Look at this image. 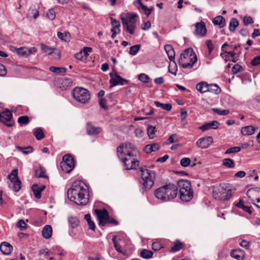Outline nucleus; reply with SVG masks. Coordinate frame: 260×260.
Segmentation results:
<instances>
[{
	"mask_svg": "<svg viewBox=\"0 0 260 260\" xmlns=\"http://www.w3.org/2000/svg\"><path fill=\"white\" fill-rule=\"evenodd\" d=\"M13 249L12 246L8 242H3L1 244L0 250L6 255L10 254Z\"/></svg>",
	"mask_w": 260,
	"mask_h": 260,
	"instance_id": "23",
	"label": "nucleus"
},
{
	"mask_svg": "<svg viewBox=\"0 0 260 260\" xmlns=\"http://www.w3.org/2000/svg\"><path fill=\"white\" fill-rule=\"evenodd\" d=\"M196 29L194 34L200 37H204L207 33V29L205 23L203 21L197 22L194 24Z\"/></svg>",
	"mask_w": 260,
	"mask_h": 260,
	"instance_id": "15",
	"label": "nucleus"
},
{
	"mask_svg": "<svg viewBox=\"0 0 260 260\" xmlns=\"http://www.w3.org/2000/svg\"><path fill=\"white\" fill-rule=\"evenodd\" d=\"M52 234V227L50 225H46L43 229L42 234L45 239H49L51 237Z\"/></svg>",
	"mask_w": 260,
	"mask_h": 260,
	"instance_id": "27",
	"label": "nucleus"
},
{
	"mask_svg": "<svg viewBox=\"0 0 260 260\" xmlns=\"http://www.w3.org/2000/svg\"><path fill=\"white\" fill-rule=\"evenodd\" d=\"M178 193L177 186L173 183L163 185L155 190V197L161 202H169L175 199Z\"/></svg>",
	"mask_w": 260,
	"mask_h": 260,
	"instance_id": "2",
	"label": "nucleus"
},
{
	"mask_svg": "<svg viewBox=\"0 0 260 260\" xmlns=\"http://www.w3.org/2000/svg\"><path fill=\"white\" fill-rule=\"evenodd\" d=\"M16 147L18 150L21 151L24 154H28L32 152V148L30 146L23 148L20 146H17Z\"/></svg>",
	"mask_w": 260,
	"mask_h": 260,
	"instance_id": "41",
	"label": "nucleus"
},
{
	"mask_svg": "<svg viewBox=\"0 0 260 260\" xmlns=\"http://www.w3.org/2000/svg\"><path fill=\"white\" fill-rule=\"evenodd\" d=\"M241 150V148L239 147H233L230 148L226 150L225 152V154H231L234 153H237L239 152Z\"/></svg>",
	"mask_w": 260,
	"mask_h": 260,
	"instance_id": "50",
	"label": "nucleus"
},
{
	"mask_svg": "<svg viewBox=\"0 0 260 260\" xmlns=\"http://www.w3.org/2000/svg\"><path fill=\"white\" fill-rule=\"evenodd\" d=\"M73 98L77 102L83 104L88 103L90 100V94L85 88L76 87L72 91Z\"/></svg>",
	"mask_w": 260,
	"mask_h": 260,
	"instance_id": "7",
	"label": "nucleus"
},
{
	"mask_svg": "<svg viewBox=\"0 0 260 260\" xmlns=\"http://www.w3.org/2000/svg\"><path fill=\"white\" fill-rule=\"evenodd\" d=\"M196 88L201 93H205L209 91V84L202 82L197 85Z\"/></svg>",
	"mask_w": 260,
	"mask_h": 260,
	"instance_id": "29",
	"label": "nucleus"
},
{
	"mask_svg": "<svg viewBox=\"0 0 260 260\" xmlns=\"http://www.w3.org/2000/svg\"><path fill=\"white\" fill-rule=\"evenodd\" d=\"M231 255L233 258L240 260L244 257V252L240 249H234L231 252Z\"/></svg>",
	"mask_w": 260,
	"mask_h": 260,
	"instance_id": "24",
	"label": "nucleus"
},
{
	"mask_svg": "<svg viewBox=\"0 0 260 260\" xmlns=\"http://www.w3.org/2000/svg\"><path fill=\"white\" fill-rule=\"evenodd\" d=\"M133 4L138 9L140 12L144 13L147 17L150 15L151 12L149 9L141 3V0H135L133 2Z\"/></svg>",
	"mask_w": 260,
	"mask_h": 260,
	"instance_id": "16",
	"label": "nucleus"
},
{
	"mask_svg": "<svg viewBox=\"0 0 260 260\" xmlns=\"http://www.w3.org/2000/svg\"><path fill=\"white\" fill-rule=\"evenodd\" d=\"M178 186L179 188V191L188 190L192 189L191 187V183L188 180L181 179L178 181Z\"/></svg>",
	"mask_w": 260,
	"mask_h": 260,
	"instance_id": "20",
	"label": "nucleus"
},
{
	"mask_svg": "<svg viewBox=\"0 0 260 260\" xmlns=\"http://www.w3.org/2000/svg\"><path fill=\"white\" fill-rule=\"evenodd\" d=\"M7 74V70L5 68V67L0 63V76H4Z\"/></svg>",
	"mask_w": 260,
	"mask_h": 260,
	"instance_id": "63",
	"label": "nucleus"
},
{
	"mask_svg": "<svg viewBox=\"0 0 260 260\" xmlns=\"http://www.w3.org/2000/svg\"><path fill=\"white\" fill-rule=\"evenodd\" d=\"M41 48L45 53L48 55L52 54L53 53V51L56 50V48L48 46L43 44H41Z\"/></svg>",
	"mask_w": 260,
	"mask_h": 260,
	"instance_id": "35",
	"label": "nucleus"
},
{
	"mask_svg": "<svg viewBox=\"0 0 260 260\" xmlns=\"http://www.w3.org/2000/svg\"><path fill=\"white\" fill-rule=\"evenodd\" d=\"M240 245L241 246L247 249L249 248L250 247V243L248 241L246 240H242L240 243Z\"/></svg>",
	"mask_w": 260,
	"mask_h": 260,
	"instance_id": "64",
	"label": "nucleus"
},
{
	"mask_svg": "<svg viewBox=\"0 0 260 260\" xmlns=\"http://www.w3.org/2000/svg\"><path fill=\"white\" fill-rule=\"evenodd\" d=\"M180 199L183 202H187L190 201L193 198V193L192 189H188V190L179 191Z\"/></svg>",
	"mask_w": 260,
	"mask_h": 260,
	"instance_id": "18",
	"label": "nucleus"
},
{
	"mask_svg": "<svg viewBox=\"0 0 260 260\" xmlns=\"http://www.w3.org/2000/svg\"><path fill=\"white\" fill-rule=\"evenodd\" d=\"M153 253L147 249H143L140 253V256L143 258L147 259L152 257Z\"/></svg>",
	"mask_w": 260,
	"mask_h": 260,
	"instance_id": "37",
	"label": "nucleus"
},
{
	"mask_svg": "<svg viewBox=\"0 0 260 260\" xmlns=\"http://www.w3.org/2000/svg\"><path fill=\"white\" fill-rule=\"evenodd\" d=\"M106 102L107 101L104 98H101L99 100V105L101 107H102L105 110H107L108 109V107L106 105Z\"/></svg>",
	"mask_w": 260,
	"mask_h": 260,
	"instance_id": "59",
	"label": "nucleus"
},
{
	"mask_svg": "<svg viewBox=\"0 0 260 260\" xmlns=\"http://www.w3.org/2000/svg\"><path fill=\"white\" fill-rule=\"evenodd\" d=\"M164 48L170 60L175 63V52L173 47L171 45H166L165 46Z\"/></svg>",
	"mask_w": 260,
	"mask_h": 260,
	"instance_id": "21",
	"label": "nucleus"
},
{
	"mask_svg": "<svg viewBox=\"0 0 260 260\" xmlns=\"http://www.w3.org/2000/svg\"><path fill=\"white\" fill-rule=\"evenodd\" d=\"M138 79L141 82L145 83H149V81H150V77L148 75L144 73L140 74L138 75Z\"/></svg>",
	"mask_w": 260,
	"mask_h": 260,
	"instance_id": "43",
	"label": "nucleus"
},
{
	"mask_svg": "<svg viewBox=\"0 0 260 260\" xmlns=\"http://www.w3.org/2000/svg\"><path fill=\"white\" fill-rule=\"evenodd\" d=\"M155 132V127L153 126L150 125L147 128V134L149 139H153L154 138Z\"/></svg>",
	"mask_w": 260,
	"mask_h": 260,
	"instance_id": "42",
	"label": "nucleus"
},
{
	"mask_svg": "<svg viewBox=\"0 0 260 260\" xmlns=\"http://www.w3.org/2000/svg\"><path fill=\"white\" fill-rule=\"evenodd\" d=\"M137 14L135 13H128L125 17L121 18L124 29L131 35L135 33L136 28Z\"/></svg>",
	"mask_w": 260,
	"mask_h": 260,
	"instance_id": "6",
	"label": "nucleus"
},
{
	"mask_svg": "<svg viewBox=\"0 0 260 260\" xmlns=\"http://www.w3.org/2000/svg\"><path fill=\"white\" fill-rule=\"evenodd\" d=\"M245 25H248L253 23V20L250 16H244L243 19Z\"/></svg>",
	"mask_w": 260,
	"mask_h": 260,
	"instance_id": "55",
	"label": "nucleus"
},
{
	"mask_svg": "<svg viewBox=\"0 0 260 260\" xmlns=\"http://www.w3.org/2000/svg\"><path fill=\"white\" fill-rule=\"evenodd\" d=\"M229 45L227 43H225L221 46V51L225 53H227L230 55L232 57H234L236 53L234 51H227L226 50H224V47L226 46H228Z\"/></svg>",
	"mask_w": 260,
	"mask_h": 260,
	"instance_id": "54",
	"label": "nucleus"
},
{
	"mask_svg": "<svg viewBox=\"0 0 260 260\" xmlns=\"http://www.w3.org/2000/svg\"><path fill=\"white\" fill-rule=\"evenodd\" d=\"M68 221L72 228H76L79 225V220L76 217H70Z\"/></svg>",
	"mask_w": 260,
	"mask_h": 260,
	"instance_id": "34",
	"label": "nucleus"
},
{
	"mask_svg": "<svg viewBox=\"0 0 260 260\" xmlns=\"http://www.w3.org/2000/svg\"><path fill=\"white\" fill-rule=\"evenodd\" d=\"M91 48L88 47H85L83 48V50L81 52H83L84 57L86 58L88 56V52H91Z\"/></svg>",
	"mask_w": 260,
	"mask_h": 260,
	"instance_id": "61",
	"label": "nucleus"
},
{
	"mask_svg": "<svg viewBox=\"0 0 260 260\" xmlns=\"http://www.w3.org/2000/svg\"><path fill=\"white\" fill-rule=\"evenodd\" d=\"M95 213L98 216L99 220L100 225H105L107 223V220L109 219V213L106 209L99 210L96 209Z\"/></svg>",
	"mask_w": 260,
	"mask_h": 260,
	"instance_id": "13",
	"label": "nucleus"
},
{
	"mask_svg": "<svg viewBox=\"0 0 260 260\" xmlns=\"http://www.w3.org/2000/svg\"><path fill=\"white\" fill-rule=\"evenodd\" d=\"M232 191L229 184H221L214 188L213 197L217 200L226 201L232 197Z\"/></svg>",
	"mask_w": 260,
	"mask_h": 260,
	"instance_id": "4",
	"label": "nucleus"
},
{
	"mask_svg": "<svg viewBox=\"0 0 260 260\" xmlns=\"http://www.w3.org/2000/svg\"><path fill=\"white\" fill-rule=\"evenodd\" d=\"M8 178L9 179V181L8 182L9 187L15 192L19 191L21 188V182L18 177V170L14 169L11 174L8 175Z\"/></svg>",
	"mask_w": 260,
	"mask_h": 260,
	"instance_id": "8",
	"label": "nucleus"
},
{
	"mask_svg": "<svg viewBox=\"0 0 260 260\" xmlns=\"http://www.w3.org/2000/svg\"><path fill=\"white\" fill-rule=\"evenodd\" d=\"M45 188V186L38 185L37 184H34L32 186L31 189L34 193L35 197L38 199H40L41 198V192Z\"/></svg>",
	"mask_w": 260,
	"mask_h": 260,
	"instance_id": "22",
	"label": "nucleus"
},
{
	"mask_svg": "<svg viewBox=\"0 0 260 260\" xmlns=\"http://www.w3.org/2000/svg\"><path fill=\"white\" fill-rule=\"evenodd\" d=\"M110 76L111 77L110 83L112 87L119 85H124L128 83L127 80L122 78L116 72L111 73Z\"/></svg>",
	"mask_w": 260,
	"mask_h": 260,
	"instance_id": "12",
	"label": "nucleus"
},
{
	"mask_svg": "<svg viewBox=\"0 0 260 260\" xmlns=\"http://www.w3.org/2000/svg\"><path fill=\"white\" fill-rule=\"evenodd\" d=\"M197 61V56L192 48H188L180 54L179 64L184 69H191Z\"/></svg>",
	"mask_w": 260,
	"mask_h": 260,
	"instance_id": "3",
	"label": "nucleus"
},
{
	"mask_svg": "<svg viewBox=\"0 0 260 260\" xmlns=\"http://www.w3.org/2000/svg\"><path fill=\"white\" fill-rule=\"evenodd\" d=\"M212 22L215 25H219L220 28L223 27L225 25V19L220 15L215 17L213 19Z\"/></svg>",
	"mask_w": 260,
	"mask_h": 260,
	"instance_id": "25",
	"label": "nucleus"
},
{
	"mask_svg": "<svg viewBox=\"0 0 260 260\" xmlns=\"http://www.w3.org/2000/svg\"><path fill=\"white\" fill-rule=\"evenodd\" d=\"M12 116L11 112L8 109H6L0 113V122H3L8 127H11L15 123V122L12 120Z\"/></svg>",
	"mask_w": 260,
	"mask_h": 260,
	"instance_id": "10",
	"label": "nucleus"
},
{
	"mask_svg": "<svg viewBox=\"0 0 260 260\" xmlns=\"http://www.w3.org/2000/svg\"><path fill=\"white\" fill-rule=\"evenodd\" d=\"M35 176L38 178H47V176L45 175V169L39 167L35 169Z\"/></svg>",
	"mask_w": 260,
	"mask_h": 260,
	"instance_id": "30",
	"label": "nucleus"
},
{
	"mask_svg": "<svg viewBox=\"0 0 260 260\" xmlns=\"http://www.w3.org/2000/svg\"><path fill=\"white\" fill-rule=\"evenodd\" d=\"M132 156L131 153H127L123 159L122 161L124 162L126 170L136 169L139 166V161L135 160Z\"/></svg>",
	"mask_w": 260,
	"mask_h": 260,
	"instance_id": "11",
	"label": "nucleus"
},
{
	"mask_svg": "<svg viewBox=\"0 0 260 260\" xmlns=\"http://www.w3.org/2000/svg\"><path fill=\"white\" fill-rule=\"evenodd\" d=\"M255 128L253 126L248 125L242 128L241 133L243 135L249 136L251 135L255 132Z\"/></svg>",
	"mask_w": 260,
	"mask_h": 260,
	"instance_id": "26",
	"label": "nucleus"
},
{
	"mask_svg": "<svg viewBox=\"0 0 260 260\" xmlns=\"http://www.w3.org/2000/svg\"><path fill=\"white\" fill-rule=\"evenodd\" d=\"M141 180L140 183L145 189H150L154 185L155 173L147 169L141 168Z\"/></svg>",
	"mask_w": 260,
	"mask_h": 260,
	"instance_id": "5",
	"label": "nucleus"
},
{
	"mask_svg": "<svg viewBox=\"0 0 260 260\" xmlns=\"http://www.w3.org/2000/svg\"><path fill=\"white\" fill-rule=\"evenodd\" d=\"M57 83L59 85V88L63 90L71 86L72 81L70 78H61L57 80Z\"/></svg>",
	"mask_w": 260,
	"mask_h": 260,
	"instance_id": "19",
	"label": "nucleus"
},
{
	"mask_svg": "<svg viewBox=\"0 0 260 260\" xmlns=\"http://www.w3.org/2000/svg\"><path fill=\"white\" fill-rule=\"evenodd\" d=\"M123 144H120L117 148V154L118 157L122 161L123 158L121 157L123 153Z\"/></svg>",
	"mask_w": 260,
	"mask_h": 260,
	"instance_id": "56",
	"label": "nucleus"
},
{
	"mask_svg": "<svg viewBox=\"0 0 260 260\" xmlns=\"http://www.w3.org/2000/svg\"><path fill=\"white\" fill-rule=\"evenodd\" d=\"M82 181H76L68 190V199L78 205H85L89 201V194Z\"/></svg>",
	"mask_w": 260,
	"mask_h": 260,
	"instance_id": "1",
	"label": "nucleus"
},
{
	"mask_svg": "<svg viewBox=\"0 0 260 260\" xmlns=\"http://www.w3.org/2000/svg\"><path fill=\"white\" fill-rule=\"evenodd\" d=\"M28 122L29 118L27 116H22L18 119V122L20 124H26Z\"/></svg>",
	"mask_w": 260,
	"mask_h": 260,
	"instance_id": "51",
	"label": "nucleus"
},
{
	"mask_svg": "<svg viewBox=\"0 0 260 260\" xmlns=\"http://www.w3.org/2000/svg\"><path fill=\"white\" fill-rule=\"evenodd\" d=\"M215 94H218L220 93L221 89L216 84L209 85V91Z\"/></svg>",
	"mask_w": 260,
	"mask_h": 260,
	"instance_id": "38",
	"label": "nucleus"
},
{
	"mask_svg": "<svg viewBox=\"0 0 260 260\" xmlns=\"http://www.w3.org/2000/svg\"><path fill=\"white\" fill-rule=\"evenodd\" d=\"M154 104L157 107H161L162 109L170 111L172 108V106L171 104H162L158 101H155Z\"/></svg>",
	"mask_w": 260,
	"mask_h": 260,
	"instance_id": "32",
	"label": "nucleus"
},
{
	"mask_svg": "<svg viewBox=\"0 0 260 260\" xmlns=\"http://www.w3.org/2000/svg\"><path fill=\"white\" fill-rule=\"evenodd\" d=\"M162 247L161 244L159 242H153L152 244V248L154 251H158Z\"/></svg>",
	"mask_w": 260,
	"mask_h": 260,
	"instance_id": "60",
	"label": "nucleus"
},
{
	"mask_svg": "<svg viewBox=\"0 0 260 260\" xmlns=\"http://www.w3.org/2000/svg\"><path fill=\"white\" fill-rule=\"evenodd\" d=\"M238 25L239 21L238 20L235 18H232L230 22L229 30L232 32H234Z\"/></svg>",
	"mask_w": 260,
	"mask_h": 260,
	"instance_id": "33",
	"label": "nucleus"
},
{
	"mask_svg": "<svg viewBox=\"0 0 260 260\" xmlns=\"http://www.w3.org/2000/svg\"><path fill=\"white\" fill-rule=\"evenodd\" d=\"M251 64L253 66H257L260 64V55L255 56L251 61Z\"/></svg>",
	"mask_w": 260,
	"mask_h": 260,
	"instance_id": "58",
	"label": "nucleus"
},
{
	"mask_svg": "<svg viewBox=\"0 0 260 260\" xmlns=\"http://www.w3.org/2000/svg\"><path fill=\"white\" fill-rule=\"evenodd\" d=\"M184 245L183 243L181 242L179 240H177L174 242V245L172 247L170 251L171 252H176L182 249L184 247Z\"/></svg>",
	"mask_w": 260,
	"mask_h": 260,
	"instance_id": "28",
	"label": "nucleus"
},
{
	"mask_svg": "<svg viewBox=\"0 0 260 260\" xmlns=\"http://www.w3.org/2000/svg\"><path fill=\"white\" fill-rule=\"evenodd\" d=\"M206 46L208 48L209 54H210L214 49V45L212 44V41L211 40H208L206 42Z\"/></svg>",
	"mask_w": 260,
	"mask_h": 260,
	"instance_id": "53",
	"label": "nucleus"
},
{
	"mask_svg": "<svg viewBox=\"0 0 260 260\" xmlns=\"http://www.w3.org/2000/svg\"><path fill=\"white\" fill-rule=\"evenodd\" d=\"M140 45H135L130 47L129 53L132 55H135L140 49Z\"/></svg>",
	"mask_w": 260,
	"mask_h": 260,
	"instance_id": "44",
	"label": "nucleus"
},
{
	"mask_svg": "<svg viewBox=\"0 0 260 260\" xmlns=\"http://www.w3.org/2000/svg\"><path fill=\"white\" fill-rule=\"evenodd\" d=\"M46 16L50 20H53L55 17V13L53 9H50L48 11Z\"/></svg>",
	"mask_w": 260,
	"mask_h": 260,
	"instance_id": "57",
	"label": "nucleus"
},
{
	"mask_svg": "<svg viewBox=\"0 0 260 260\" xmlns=\"http://www.w3.org/2000/svg\"><path fill=\"white\" fill-rule=\"evenodd\" d=\"M62 158L63 161L61 164V167L65 172L70 173L74 168V159L70 154L64 155Z\"/></svg>",
	"mask_w": 260,
	"mask_h": 260,
	"instance_id": "9",
	"label": "nucleus"
},
{
	"mask_svg": "<svg viewBox=\"0 0 260 260\" xmlns=\"http://www.w3.org/2000/svg\"><path fill=\"white\" fill-rule=\"evenodd\" d=\"M57 37L62 41H67L70 40L71 35L69 32H65L63 34V33L58 31L57 32Z\"/></svg>",
	"mask_w": 260,
	"mask_h": 260,
	"instance_id": "40",
	"label": "nucleus"
},
{
	"mask_svg": "<svg viewBox=\"0 0 260 260\" xmlns=\"http://www.w3.org/2000/svg\"><path fill=\"white\" fill-rule=\"evenodd\" d=\"M17 227L19 228L21 231H24L26 229V223L22 219L19 220L17 223Z\"/></svg>",
	"mask_w": 260,
	"mask_h": 260,
	"instance_id": "52",
	"label": "nucleus"
},
{
	"mask_svg": "<svg viewBox=\"0 0 260 260\" xmlns=\"http://www.w3.org/2000/svg\"><path fill=\"white\" fill-rule=\"evenodd\" d=\"M212 110L214 112H215V113H217V114H219L220 115H228V114H229L230 113V111H229V110H221L218 109L217 108H213L212 109Z\"/></svg>",
	"mask_w": 260,
	"mask_h": 260,
	"instance_id": "48",
	"label": "nucleus"
},
{
	"mask_svg": "<svg viewBox=\"0 0 260 260\" xmlns=\"http://www.w3.org/2000/svg\"><path fill=\"white\" fill-rule=\"evenodd\" d=\"M190 162V159L187 157L183 158L180 160V165L183 167H187L189 166Z\"/></svg>",
	"mask_w": 260,
	"mask_h": 260,
	"instance_id": "49",
	"label": "nucleus"
},
{
	"mask_svg": "<svg viewBox=\"0 0 260 260\" xmlns=\"http://www.w3.org/2000/svg\"><path fill=\"white\" fill-rule=\"evenodd\" d=\"M86 129L87 134L89 136L97 135L102 131V128L101 127H95L90 122H87L86 123Z\"/></svg>",
	"mask_w": 260,
	"mask_h": 260,
	"instance_id": "17",
	"label": "nucleus"
},
{
	"mask_svg": "<svg viewBox=\"0 0 260 260\" xmlns=\"http://www.w3.org/2000/svg\"><path fill=\"white\" fill-rule=\"evenodd\" d=\"M49 71L56 74H60L65 73L67 71V69L63 67H56L52 66L49 68Z\"/></svg>",
	"mask_w": 260,
	"mask_h": 260,
	"instance_id": "31",
	"label": "nucleus"
},
{
	"mask_svg": "<svg viewBox=\"0 0 260 260\" xmlns=\"http://www.w3.org/2000/svg\"><path fill=\"white\" fill-rule=\"evenodd\" d=\"M232 70L233 74H237L244 71V69L239 64H236L233 67Z\"/></svg>",
	"mask_w": 260,
	"mask_h": 260,
	"instance_id": "46",
	"label": "nucleus"
},
{
	"mask_svg": "<svg viewBox=\"0 0 260 260\" xmlns=\"http://www.w3.org/2000/svg\"><path fill=\"white\" fill-rule=\"evenodd\" d=\"M213 143V139L211 136L201 138L196 142L197 146L202 149L208 148Z\"/></svg>",
	"mask_w": 260,
	"mask_h": 260,
	"instance_id": "14",
	"label": "nucleus"
},
{
	"mask_svg": "<svg viewBox=\"0 0 260 260\" xmlns=\"http://www.w3.org/2000/svg\"><path fill=\"white\" fill-rule=\"evenodd\" d=\"M210 124V126H211V128L216 129L218 127L219 125V123L216 120L212 121L211 122H209Z\"/></svg>",
	"mask_w": 260,
	"mask_h": 260,
	"instance_id": "62",
	"label": "nucleus"
},
{
	"mask_svg": "<svg viewBox=\"0 0 260 260\" xmlns=\"http://www.w3.org/2000/svg\"><path fill=\"white\" fill-rule=\"evenodd\" d=\"M17 54L23 57H26L28 55L27 48V47H21L17 50Z\"/></svg>",
	"mask_w": 260,
	"mask_h": 260,
	"instance_id": "39",
	"label": "nucleus"
},
{
	"mask_svg": "<svg viewBox=\"0 0 260 260\" xmlns=\"http://www.w3.org/2000/svg\"><path fill=\"white\" fill-rule=\"evenodd\" d=\"M111 24L112 26V28H114V29H117L118 30V33L120 32L119 27L120 26V22L118 20H117L113 18H111Z\"/></svg>",
	"mask_w": 260,
	"mask_h": 260,
	"instance_id": "45",
	"label": "nucleus"
},
{
	"mask_svg": "<svg viewBox=\"0 0 260 260\" xmlns=\"http://www.w3.org/2000/svg\"><path fill=\"white\" fill-rule=\"evenodd\" d=\"M223 165L225 166L232 168L234 167V161L233 160L230 158H226L223 160Z\"/></svg>",
	"mask_w": 260,
	"mask_h": 260,
	"instance_id": "47",
	"label": "nucleus"
},
{
	"mask_svg": "<svg viewBox=\"0 0 260 260\" xmlns=\"http://www.w3.org/2000/svg\"><path fill=\"white\" fill-rule=\"evenodd\" d=\"M34 135L38 140H42L44 138V134L41 128H37L34 132Z\"/></svg>",
	"mask_w": 260,
	"mask_h": 260,
	"instance_id": "36",
	"label": "nucleus"
}]
</instances>
